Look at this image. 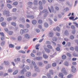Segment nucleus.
<instances>
[{
  "mask_svg": "<svg viewBox=\"0 0 78 78\" xmlns=\"http://www.w3.org/2000/svg\"><path fill=\"white\" fill-rule=\"evenodd\" d=\"M43 57L44 58V59H48V55H47V54H44L43 55Z\"/></svg>",
  "mask_w": 78,
  "mask_h": 78,
  "instance_id": "14",
  "label": "nucleus"
},
{
  "mask_svg": "<svg viewBox=\"0 0 78 78\" xmlns=\"http://www.w3.org/2000/svg\"><path fill=\"white\" fill-rule=\"evenodd\" d=\"M58 39L56 38V37H54V38H53L52 39V40L53 41H57V40Z\"/></svg>",
  "mask_w": 78,
  "mask_h": 78,
  "instance_id": "43",
  "label": "nucleus"
},
{
  "mask_svg": "<svg viewBox=\"0 0 78 78\" xmlns=\"http://www.w3.org/2000/svg\"><path fill=\"white\" fill-rule=\"evenodd\" d=\"M44 26L46 28L48 27V24L47 23H45L44 24Z\"/></svg>",
  "mask_w": 78,
  "mask_h": 78,
  "instance_id": "34",
  "label": "nucleus"
},
{
  "mask_svg": "<svg viewBox=\"0 0 78 78\" xmlns=\"http://www.w3.org/2000/svg\"><path fill=\"white\" fill-rule=\"evenodd\" d=\"M4 30L6 33H8V29L7 28H4Z\"/></svg>",
  "mask_w": 78,
  "mask_h": 78,
  "instance_id": "46",
  "label": "nucleus"
},
{
  "mask_svg": "<svg viewBox=\"0 0 78 78\" xmlns=\"http://www.w3.org/2000/svg\"><path fill=\"white\" fill-rule=\"evenodd\" d=\"M72 77H73V76L71 74H69L67 76V78H70Z\"/></svg>",
  "mask_w": 78,
  "mask_h": 78,
  "instance_id": "36",
  "label": "nucleus"
},
{
  "mask_svg": "<svg viewBox=\"0 0 78 78\" xmlns=\"http://www.w3.org/2000/svg\"><path fill=\"white\" fill-rule=\"evenodd\" d=\"M0 35L2 36V37L1 38V40L2 41L5 40V35L4 34V33L3 32H0Z\"/></svg>",
  "mask_w": 78,
  "mask_h": 78,
  "instance_id": "3",
  "label": "nucleus"
},
{
  "mask_svg": "<svg viewBox=\"0 0 78 78\" xmlns=\"http://www.w3.org/2000/svg\"><path fill=\"white\" fill-rule=\"evenodd\" d=\"M49 36L50 37H53V33L52 32H50L49 34Z\"/></svg>",
  "mask_w": 78,
  "mask_h": 78,
  "instance_id": "19",
  "label": "nucleus"
},
{
  "mask_svg": "<svg viewBox=\"0 0 78 78\" xmlns=\"http://www.w3.org/2000/svg\"><path fill=\"white\" fill-rule=\"evenodd\" d=\"M40 46V45L39 44H37L36 46V50H39V47Z\"/></svg>",
  "mask_w": 78,
  "mask_h": 78,
  "instance_id": "37",
  "label": "nucleus"
},
{
  "mask_svg": "<svg viewBox=\"0 0 78 78\" xmlns=\"http://www.w3.org/2000/svg\"><path fill=\"white\" fill-rule=\"evenodd\" d=\"M28 4L29 5H33V3H32V2H29L28 3Z\"/></svg>",
  "mask_w": 78,
  "mask_h": 78,
  "instance_id": "57",
  "label": "nucleus"
},
{
  "mask_svg": "<svg viewBox=\"0 0 78 78\" xmlns=\"http://www.w3.org/2000/svg\"><path fill=\"white\" fill-rule=\"evenodd\" d=\"M56 49L57 51H60V48H59V47H58L56 48Z\"/></svg>",
  "mask_w": 78,
  "mask_h": 78,
  "instance_id": "63",
  "label": "nucleus"
},
{
  "mask_svg": "<svg viewBox=\"0 0 78 78\" xmlns=\"http://www.w3.org/2000/svg\"><path fill=\"white\" fill-rule=\"evenodd\" d=\"M24 33V31L23 29H21L20 30V33L21 34H23Z\"/></svg>",
  "mask_w": 78,
  "mask_h": 78,
  "instance_id": "32",
  "label": "nucleus"
},
{
  "mask_svg": "<svg viewBox=\"0 0 78 78\" xmlns=\"http://www.w3.org/2000/svg\"><path fill=\"white\" fill-rule=\"evenodd\" d=\"M18 40L19 41H21L22 40V37L20 36H19L18 37Z\"/></svg>",
  "mask_w": 78,
  "mask_h": 78,
  "instance_id": "31",
  "label": "nucleus"
},
{
  "mask_svg": "<svg viewBox=\"0 0 78 78\" xmlns=\"http://www.w3.org/2000/svg\"><path fill=\"white\" fill-rule=\"evenodd\" d=\"M16 50H20V46H16Z\"/></svg>",
  "mask_w": 78,
  "mask_h": 78,
  "instance_id": "30",
  "label": "nucleus"
},
{
  "mask_svg": "<svg viewBox=\"0 0 78 78\" xmlns=\"http://www.w3.org/2000/svg\"><path fill=\"white\" fill-rule=\"evenodd\" d=\"M73 23H74V25H75L76 27H77V28H78V23H76V22H73Z\"/></svg>",
  "mask_w": 78,
  "mask_h": 78,
  "instance_id": "44",
  "label": "nucleus"
},
{
  "mask_svg": "<svg viewBox=\"0 0 78 78\" xmlns=\"http://www.w3.org/2000/svg\"><path fill=\"white\" fill-rule=\"evenodd\" d=\"M26 28H30V25L28 24H27L26 25Z\"/></svg>",
  "mask_w": 78,
  "mask_h": 78,
  "instance_id": "58",
  "label": "nucleus"
},
{
  "mask_svg": "<svg viewBox=\"0 0 78 78\" xmlns=\"http://www.w3.org/2000/svg\"><path fill=\"white\" fill-rule=\"evenodd\" d=\"M12 11L13 12H16V11H17V9H16V8H14L13 9Z\"/></svg>",
  "mask_w": 78,
  "mask_h": 78,
  "instance_id": "53",
  "label": "nucleus"
},
{
  "mask_svg": "<svg viewBox=\"0 0 78 78\" xmlns=\"http://www.w3.org/2000/svg\"><path fill=\"white\" fill-rule=\"evenodd\" d=\"M49 72L50 73H51V75H53V70H50L49 71Z\"/></svg>",
  "mask_w": 78,
  "mask_h": 78,
  "instance_id": "56",
  "label": "nucleus"
},
{
  "mask_svg": "<svg viewBox=\"0 0 78 78\" xmlns=\"http://www.w3.org/2000/svg\"><path fill=\"white\" fill-rule=\"evenodd\" d=\"M48 8L50 12H53V11H54V8H53V6H51V9L49 7Z\"/></svg>",
  "mask_w": 78,
  "mask_h": 78,
  "instance_id": "6",
  "label": "nucleus"
},
{
  "mask_svg": "<svg viewBox=\"0 0 78 78\" xmlns=\"http://www.w3.org/2000/svg\"><path fill=\"white\" fill-rule=\"evenodd\" d=\"M30 55L32 57H35V56L34 55V54H33V53H31L30 54Z\"/></svg>",
  "mask_w": 78,
  "mask_h": 78,
  "instance_id": "60",
  "label": "nucleus"
},
{
  "mask_svg": "<svg viewBox=\"0 0 78 78\" xmlns=\"http://www.w3.org/2000/svg\"><path fill=\"white\" fill-rule=\"evenodd\" d=\"M18 5V2H15L13 3V5L15 6H16V5Z\"/></svg>",
  "mask_w": 78,
  "mask_h": 78,
  "instance_id": "39",
  "label": "nucleus"
},
{
  "mask_svg": "<svg viewBox=\"0 0 78 78\" xmlns=\"http://www.w3.org/2000/svg\"><path fill=\"white\" fill-rule=\"evenodd\" d=\"M42 12L43 13H45L44 15V17H47V16L48 15V12H47V9L44 10Z\"/></svg>",
  "mask_w": 78,
  "mask_h": 78,
  "instance_id": "4",
  "label": "nucleus"
},
{
  "mask_svg": "<svg viewBox=\"0 0 78 78\" xmlns=\"http://www.w3.org/2000/svg\"><path fill=\"white\" fill-rule=\"evenodd\" d=\"M61 72L63 73L65 75H67V71H66V69L64 68H62L61 70Z\"/></svg>",
  "mask_w": 78,
  "mask_h": 78,
  "instance_id": "5",
  "label": "nucleus"
},
{
  "mask_svg": "<svg viewBox=\"0 0 78 78\" xmlns=\"http://www.w3.org/2000/svg\"><path fill=\"white\" fill-rule=\"evenodd\" d=\"M9 46V48H14V45L12 44H10Z\"/></svg>",
  "mask_w": 78,
  "mask_h": 78,
  "instance_id": "24",
  "label": "nucleus"
},
{
  "mask_svg": "<svg viewBox=\"0 0 78 78\" xmlns=\"http://www.w3.org/2000/svg\"><path fill=\"white\" fill-rule=\"evenodd\" d=\"M52 66L53 67H56V62H54L52 63Z\"/></svg>",
  "mask_w": 78,
  "mask_h": 78,
  "instance_id": "40",
  "label": "nucleus"
},
{
  "mask_svg": "<svg viewBox=\"0 0 78 78\" xmlns=\"http://www.w3.org/2000/svg\"><path fill=\"white\" fill-rule=\"evenodd\" d=\"M66 55L67 56H68L69 57H72V55L70 53H67Z\"/></svg>",
  "mask_w": 78,
  "mask_h": 78,
  "instance_id": "28",
  "label": "nucleus"
},
{
  "mask_svg": "<svg viewBox=\"0 0 78 78\" xmlns=\"http://www.w3.org/2000/svg\"><path fill=\"white\" fill-rule=\"evenodd\" d=\"M11 24L13 26H14V27H16V23L15 22H12L11 23Z\"/></svg>",
  "mask_w": 78,
  "mask_h": 78,
  "instance_id": "35",
  "label": "nucleus"
},
{
  "mask_svg": "<svg viewBox=\"0 0 78 78\" xmlns=\"http://www.w3.org/2000/svg\"><path fill=\"white\" fill-rule=\"evenodd\" d=\"M31 62L32 64H33V65L34 66V68L35 69V71H37V72H38V70H39V68H37V66H36V63H35V62L33 61H32Z\"/></svg>",
  "mask_w": 78,
  "mask_h": 78,
  "instance_id": "1",
  "label": "nucleus"
},
{
  "mask_svg": "<svg viewBox=\"0 0 78 78\" xmlns=\"http://www.w3.org/2000/svg\"><path fill=\"white\" fill-rule=\"evenodd\" d=\"M50 41H47L46 42V44H50Z\"/></svg>",
  "mask_w": 78,
  "mask_h": 78,
  "instance_id": "64",
  "label": "nucleus"
},
{
  "mask_svg": "<svg viewBox=\"0 0 78 78\" xmlns=\"http://www.w3.org/2000/svg\"><path fill=\"white\" fill-rule=\"evenodd\" d=\"M19 78H25L24 76H21L18 77Z\"/></svg>",
  "mask_w": 78,
  "mask_h": 78,
  "instance_id": "59",
  "label": "nucleus"
},
{
  "mask_svg": "<svg viewBox=\"0 0 78 78\" xmlns=\"http://www.w3.org/2000/svg\"><path fill=\"white\" fill-rule=\"evenodd\" d=\"M62 58L63 59H66V56L65 55H62Z\"/></svg>",
  "mask_w": 78,
  "mask_h": 78,
  "instance_id": "42",
  "label": "nucleus"
},
{
  "mask_svg": "<svg viewBox=\"0 0 78 78\" xmlns=\"http://www.w3.org/2000/svg\"><path fill=\"white\" fill-rule=\"evenodd\" d=\"M32 23L33 25H36L37 23V21L36 20H34L32 21Z\"/></svg>",
  "mask_w": 78,
  "mask_h": 78,
  "instance_id": "12",
  "label": "nucleus"
},
{
  "mask_svg": "<svg viewBox=\"0 0 78 78\" xmlns=\"http://www.w3.org/2000/svg\"><path fill=\"white\" fill-rule=\"evenodd\" d=\"M26 76L27 77H29L31 76V73L30 72H27L26 73Z\"/></svg>",
  "mask_w": 78,
  "mask_h": 78,
  "instance_id": "9",
  "label": "nucleus"
},
{
  "mask_svg": "<svg viewBox=\"0 0 78 78\" xmlns=\"http://www.w3.org/2000/svg\"><path fill=\"white\" fill-rule=\"evenodd\" d=\"M71 29H72V30H75V27L74 26H72L71 27Z\"/></svg>",
  "mask_w": 78,
  "mask_h": 78,
  "instance_id": "51",
  "label": "nucleus"
},
{
  "mask_svg": "<svg viewBox=\"0 0 78 78\" xmlns=\"http://www.w3.org/2000/svg\"><path fill=\"white\" fill-rule=\"evenodd\" d=\"M24 72H25V68L23 69L20 72V73L22 75H23L24 73Z\"/></svg>",
  "mask_w": 78,
  "mask_h": 78,
  "instance_id": "17",
  "label": "nucleus"
},
{
  "mask_svg": "<svg viewBox=\"0 0 78 78\" xmlns=\"http://www.w3.org/2000/svg\"><path fill=\"white\" fill-rule=\"evenodd\" d=\"M55 10H59V7L56 6L55 7Z\"/></svg>",
  "mask_w": 78,
  "mask_h": 78,
  "instance_id": "62",
  "label": "nucleus"
},
{
  "mask_svg": "<svg viewBox=\"0 0 78 78\" xmlns=\"http://www.w3.org/2000/svg\"><path fill=\"white\" fill-rule=\"evenodd\" d=\"M1 24L2 27H6V23L5 22H3L1 23Z\"/></svg>",
  "mask_w": 78,
  "mask_h": 78,
  "instance_id": "10",
  "label": "nucleus"
},
{
  "mask_svg": "<svg viewBox=\"0 0 78 78\" xmlns=\"http://www.w3.org/2000/svg\"><path fill=\"white\" fill-rule=\"evenodd\" d=\"M24 33H28L29 31V30H28V29H24Z\"/></svg>",
  "mask_w": 78,
  "mask_h": 78,
  "instance_id": "25",
  "label": "nucleus"
},
{
  "mask_svg": "<svg viewBox=\"0 0 78 78\" xmlns=\"http://www.w3.org/2000/svg\"><path fill=\"white\" fill-rule=\"evenodd\" d=\"M58 76L61 77V78H63L64 77V74L62 73H59Z\"/></svg>",
  "mask_w": 78,
  "mask_h": 78,
  "instance_id": "8",
  "label": "nucleus"
},
{
  "mask_svg": "<svg viewBox=\"0 0 78 78\" xmlns=\"http://www.w3.org/2000/svg\"><path fill=\"white\" fill-rule=\"evenodd\" d=\"M50 67H51V65L50 64H48L46 66V69H49V68H50Z\"/></svg>",
  "mask_w": 78,
  "mask_h": 78,
  "instance_id": "15",
  "label": "nucleus"
},
{
  "mask_svg": "<svg viewBox=\"0 0 78 78\" xmlns=\"http://www.w3.org/2000/svg\"><path fill=\"white\" fill-rule=\"evenodd\" d=\"M71 68L72 69V72H73V73H75V72H76V68H75L74 66H72Z\"/></svg>",
  "mask_w": 78,
  "mask_h": 78,
  "instance_id": "7",
  "label": "nucleus"
},
{
  "mask_svg": "<svg viewBox=\"0 0 78 78\" xmlns=\"http://www.w3.org/2000/svg\"><path fill=\"white\" fill-rule=\"evenodd\" d=\"M4 63H5V64L6 66H8V65H9V62H8V61H4Z\"/></svg>",
  "mask_w": 78,
  "mask_h": 78,
  "instance_id": "21",
  "label": "nucleus"
},
{
  "mask_svg": "<svg viewBox=\"0 0 78 78\" xmlns=\"http://www.w3.org/2000/svg\"><path fill=\"white\" fill-rule=\"evenodd\" d=\"M45 51L48 53H49L50 52V50L48 48H45Z\"/></svg>",
  "mask_w": 78,
  "mask_h": 78,
  "instance_id": "20",
  "label": "nucleus"
},
{
  "mask_svg": "<svg viewBox=\"0 0 78 78\" xmlns=\"http://www.w3.org/2000/svg\"><path fill=\"white\" fill-rule=\"evenodd\" d=\"M7 6L8 7V8H9V9H11V8H12V5H11L10 4H8L7 5Z\"/></svg>",
  "mask_w": 78,
  "mask_h": 78,
  "instance_id": "16",
  "label": "nucleus"
},
{
  "mask_svg": "<svg viewBox=\"0 0 78 78\" xmlns=\"http://www.w3.org/2000/svg\"><path fill=\"white\" fill-rule=\"evenodd\" d=\"M69 19H70V20H73V19H74V17L73 16L69 17Z\"/></svg>",
  "mask_w": 78,
  "mask_h": 78,
  "instance_id": "55",
  "label": "nucleus"
},
{
  "mask_svg": "<svg viewBox=\"0 0 78 78\" xmlns=\"http://www.w3.org/2000/svg\"><path fill=\"white\" fill-rule=\"evenodd\" d=\"M18 72H19L18 70H16L13 73V75H16V74L18 73Z\"/></svg>",
  "mask_w": 78,
  "mask_h": 78,
  "instance_id": "22",
  "label": "nucleus"
},
{
  "mask_svg": "<svg viewBox=\"0 0 78 78\" xmlns=\"http://www.w3.org/2000/svg\"><path fill=\"white\" fill-rule=\"evenodd\" d=\"M12 19V18L11 17H9L7 18V20L8 22H10L11 21Z\"/></svg>",
  "mask_w": 78,
  "mask_h": 78,
  "instance_id": "11",
  "label": "nucleus"
},
{
  "mask_svg": "<svg viewBox=\"0 0 78 78\" xmlns=\"http://www.w3.org/2000/svg\"><path fill=\"white\" fill-rule=\"evenodd\" d=\"M42 59V57H37L36 58V59L37 60H41V59Z\"/></svg>",
  "mask_w": 78,
  "mask_h": 78,
  "instance_id": "23",
  "label": "nucleus"
},
{
  "mask_svg": "<svg viewBox=\"0 0 78 78\" xmlns=\"http://www.w3.org/2000/svg\"><path fill=\"white\" fill-rule=\"evenodd\" d=\"M19 53H23V54L25 53V52L23 50H20L18 51Z\"/></svg>",
  "mask_w": 78,
  "mask_h": 78,
  "instance_id": "27",
  "label": "nucleus"
},
{
  "mask_svg": "<svg viewBox=\"0 0 78 78\" xmlns=\"http://www.w3.org/2000/svg\"><path fill=\"white\" fill-rule=\"evenodd\" d=\"M64 34L66 35V36H67V35H69V33H68V31L67 30H66L65 31Z\"/></svg>",
  "mask_w": 78,
  "mask_h": 78,
  "instance_id": "29",
  "label": "nucleus"
},
{
  "mask_svg": "<svg viewBox=\"0 0 78 78\" xmlns=\"http://www.w3.org/2000/svg\"><path fill=\"white\" fill-rule=\"evenodd\" d=\"M70 37L71 39H74V37H73V35H71Z\"/></svg>",
  "mask_w": 78,
  "mask_h": 78,
  "instance_id": "61",
  "label": "nucleus"
},
{
  "mask_svg": "<svg viewBox=\"0 0 78 78\" xmlns=\"http://www.w3.org/2000/svg\"><path fill=\"white\" fill-rule=\"evenodd\" d=\"M4 20V18L3 17H1L0 18V22H2Z\"/></svg>",
  "mask_w": 78,
  "mask_h": 78,
  "instance_id": "33",
  "label": "nucleus"
},
{
  "mask_svg": "<svg viewBox=\"0 0 78 78\" xmlns=\"http://www.w3.org/2000/svg\"><path fill=\"white\" fill-rule=\"evenodd\" d=\"M64 64L65 66H67L69 65V63H68V62H65Z\"/></svg>",
  "mask_w": 78,
  "mask_h": 78,
  "instance_id": "49",
  "label": "nucleus"
},
{
  "mask_svg": "<svg viewBox=\"0 0 78 78\" xmlns=\"http://www.w3.org/2000/svg\"><path fill=\"white\" fill-rule=\"evenodd\" d=\"M47 47L49 49H52L53 48V47L51 45H48Z\"/></svg>",
  "mask_w": 78,
  "mask_h": 78,
  "instance_id": "26",
  "label": "nucleus"
},
{
  "mask_svg": "<svg viewBox=\"0 0 78 78\" xmlns=\"http://www.w3.org/2000/svg\"><path fill=\"white\" fill-rule=\"evenodd\" d=\"M73 55L74 56H75V57H77L78 56V55L77 54H76V53H74L73 54Z\"/></svg>",
  "mask_w": 78,
  "mask_h": 78,
  "instance_id": "41",
  "label": "nucleus"
},
{
  "mask_svg": "<svg viewBox=\"0 0 78 78\" xmlns=\"http://www.w3.org/2000/svg\"><path fill=\"white\" fill-rule=\"evenodd\" d=\"M27 61L28 63H30V62H31V60H30V59H27Z\"/></svg>",
  "mask_w": 78,
  "mask_h": 78,
  "instance_id": "54",
  "label": "nucleus"
},
{
  "mask_svg": "<svg viewBox=\"0 0 78 78\" xmlns=\"http://www.w3.org/2000/svg\"><path fill=\"white\" fill-rule=\"evenodd\" d=\"M25 37L27 39H30V36L28 34H26L25 35Z\"/></svg>",
  "mask_w": 78,
  "mask_h": 78,
  "instance_id": "13",
  "label": "nucleus"
},
{
  "mask_svg": "<svg viewBox=\"0 0 78 78\" xmlns=\"http://www.w3.org/2000/svg\"><path fill=\"white\" fill-rule=\"evenodd\" d=\"M75 50L76 51L78 52V46H76L75 47Z\"/></svg>",
  "mask_w": 78,
  "mask_h": 78,
  "instance_id": "45",
  "label": "nucleus"
},
{
  "mask_svg": "<svg viewBox=\"0 0 78 78\" xmlns=\"http://www.w3.org/2000/svg\"><path fill=\"white\" fill-rule=\"evenodd\" d=\"M56 30L57 31H58V32H59L61 30V29H60V28L58 27H56Z\"/></svg>",
  "mask_w": 78,
  "mask_h": 78,
  "instance_id": "38",
  "label": "nucleus"
},
{
  "mask_svg": "<svg viewBox=\"0 0 78 78\" xmlns=\"http://www.w3.org/2000/svg\"><path fill=\"white\" fill-rule=\"evenodd\" d=\"M38 23H42V20H40L38 21Z\"/></svg>",
  "mask_w": 78,
  "mask_h": 78,
  "instance_id": "50",
  "label": "nucleus"
},
{
  "mask_svg": "<svg viewBox=\"0 0 78 78\" xmlns=\"http://www.w3.org/2000/svg\"><path fill=\"white\" fill-rule=\"evenodd\" d=\"M27 18H30V17H31V18L32 19H33L34 18V17L33 15H31L30 16H27Z\"/></svg>",
  "mask_w": 78,
  "mask_h": 78,
  "instance_id": "18",
  "label": "nucleus"
},
{
  "mask_svg": "<svg viewBox=\"0 0 78 78\" xmlns=\"http://www.w3.org/2000/svg\"><path fill=\"white\" fill-rule=\"evenodd\" d=\"M5 41H4L2 42L1 43V45H4L5 44Z\"/></svg>",
  "mask_w": 78,
  "mask_h": 78,
  "instance_id": "48",
  "label": "nucleus"
},
{
  "mask_svg": "<svg viewBox=\"0 0 78 78\" xmlns=\"http://www.w3.org/2000/svg\"><path fill=\"white\" fill-rule=\"evenodd\" d=\"M13 33L12 31H10L9 32V35H12Z\"/></svg>",
  "mask_w": 78,
  "mask_h": 78,
  "instance_id": "47",
  "label": "nucleus"
},
{
  "mask_svg": "<svg viewBox=\"0 0 78 78\" xmlns=\"http://www.w3.org/2000/svg\"><path fill=\"white\" fill-rule=\"evenodd\" d=\"M20 27L21 28H24V26L23 25H22V24H20L19 25Z\"/></svg>",
  "mask_w": 78,
  "mask_h": 78,
  "instance_id": "52",
  "label": "nucleus"
},
{
  "mask_svg": "<svg viewBox=\"0 0 78 78\" xmlns=\"http://www.w3.org/2000/svg\"><path fill=\"white\" fill-rule=\"evenodd\" d=\"M3 14L4 15H6L8 17L10 16L9 12V11L6 10H5V11L3 12Z\"/></svg>",
  "mask_w": 78,
  "mask_h": 78,
  "instance_id": "2",
  "label": "nucleus"
}]
</instances>
